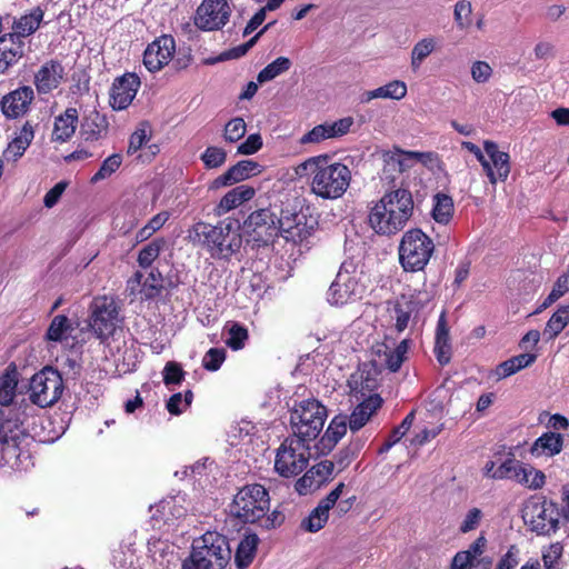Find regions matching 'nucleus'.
I'll list each match as a JSON object with an SVG mask.
<instances>
[{
  "label": "nucleus",
  "instance_id": "f257e3e1",
  "mask_svg": "<svg viewBox=\"0 0 569 569\" xmlns=\"http://www.w3.org/2000/svg\"><path fill=\"white\" fill-rule=\"evenodd\" d=\"M413 214V199L408 189L385 192L369 212V226L379 236L391 237L401 231Z\"/></svg>",
  "mask_w": 569,
  "mask_h": 569
},
{
  "label": "nucleus",
  "instance_id": "f03ea898",
  "mask_svg": "<svg viewBox=\"0 0 569 569\" xmlns=\"http://www.w3.org/2000/svg\"><path fill=\"white\" fill-rule=\"evenodd\" d=\"M300 176L311 174V191L322 199L336 200L347 191L351 181L350 169L340 162H331L328 156L311 157L297 168Z\"/></svg>",
  "mask_w": 569,
  "mask_h": 569
},
{
  "label": "nucleus",
  "instance_id": "7ed1b4c3",
  "mask_svg": "<svg viewBox=\"0 0 569 569\" xmlns=\"http://www.w3.org/2000/svg\"><path fill=\"white\" fill-rule=\"evenodd\" d=\"M189 238L194 244L206 248L214 259H229L242 246L239 226L233 222H221L218 226L197 222Z\"/></svg>",
  "mask_w": 569,
  "mask_h": 569
},
{
  "label": "nucleus",
  "instance_id": "20e7f679",
  "mask_svg": "<svg viewBox=\"0 0 569 569\" xmlns=\"http://www.w3.org/2000/svg\"><path fill=\"white\" fill-rule=\"evenodd\" d=\"M270 509V497L260 483L246 485L234 495L230 513L243 523L262 520Z\"/></svg>",
  "mask_w": 569,
  "mask_h": 569
},
{
  "label": "nucleus",
  "instance_id": "39448f33",
  "mask_svg": "<svg viewBox=\"0 0 569 569\" xmlns=\"http://www.w3.org/2000/svg\"><path fill=\"white\" fill-rule=\"evenodd\" d=\"M328 417L327 408L317 399H306L295 405L290 413L293 438L307 443L318 438Z\"/></svg>",
  "mask_w": 569,
  "mask_h": 569
},
{
  "label": "nucleus",
  "instance_id": "423d86ee",
  "mask_svg": "<svg viewBox=\"0 0 569 569\" xmlns=\"http://www.w3.org/2000/svg\"><path fill=\"white\" fill-rule=\"evenodd\" d=\"M435 252L432 239L421 229L406 231L399 243V262L405 271L417 272L426 268Z\"/></svg>",
  "mask_w": 569,
  "mask_h": 569
},
{
  "label": "nucleus",
  "instance_id": "0eeeda50",
  "mask_svg": "<svg viewBox=\"0 0 569 569\" xmlns=\"http://www.w3.org/2000/svg\"><path fill=\"white\" fill-rule=\"evenodd\" d=\"M29 440L16 421L0 420V455L10 468L22 470L31 465Z\"/></svg>",
  "mask_w": 569,
  "mask_h": 569
},
{
  "label": "nucleus",
  "instance_id": "6e6552de",
  "mask_svg": "<svg viewBox=\"0 0 569 569\" xmlns=\"http://www.w3.org/2000/svg\"><path fill=\"white\" fill-rule=\"evenodd\" d=\"M310 456L309 443L288 437L277 449L274 470L281 477H295L307 468Z\"/></svg>",
  "mask_w": 569,
  "mask_h": 569
},
{
  "label": "nucleus",
  "instance_id": "1a4fd4ad",
  "mask_svg": "<svg viewBox=\"0 0 569 569\" xmlns=\"http://www.w3.org/2000/svg\"><path fill=\"white\" fill-rule=\"evenodd\" d=\"M363 286L360 283L359 271L351 260L343 261L335 281L331 283L327 299L330 305L342 306L351 300L360 298Z\"/></svg>",
  "mask_w": 569,
  "mask_h": 569
},
{
  "label": "nucleus",
  "instance_id": "9d476101",
  "mask_svg": "<svg viewBox=\"0 0 569 569\" xmlns=\"http://www.w3.org/2000/svg\"><path fill=\"white\" fill-rule=\"evenodd\" d=\"M63 392V380L58 370L47 367L30 380L29 399L40 408L54 405Z\"/></svg>",
  "mask_w": 569,
  "mask_h": 569
},
{
  "label": "nucleus",
  "instance_id": "9b49d317",
  "mask_svg": "<svg viewBox=\"0 0 569 569\" xmlns=\"http://www.w3.org/2000/svg\"><path fill=\"white\" fill-rule=\"evenodd\" d=\"M559 516L558 507L553 502L533 498L526 503L522 518L531 531L550 535L558 529Z\"/></svg>",
  "mask_w": 569,
  "mask_h": 569
},
{
  "label": "nucleus",
  "instance_id": "f8f14e48",
  "mask_svg": "<svg viewBox=\"0 0 569 569\" xmlns=\"http://www.w3.org/2000/svg\"><path fill=\"white\" fill-rule=\"evenodd\" d=\"M119 321V307L113 298L102 296L92 300L89 325L100 340L112 336Z\"/></svg>",
  "mask_w": 569,
  "mask_h": 569
},
{
  "label": "nucleus",
  "instance_id": "ddd939ff",
  "mask_svg": "<svg viewBox=\"0 0 569 569\" xmlns=\"http://www.w3.org/2000/svg\"><path fill=\"white\" fill-rule=\"evenodd\" d=\"M191 553L203 557L213 569H223L231 559L227 538L216 531H208L194 540Z\"/></svg>",
  "mask_w": 569,
  "mask_h": 569
},
{
  "label": "nucleus",
  "instance_id": "4468645a",
  "mask_svg": "<svg viewBox=\"0 0 569 569\" xmlns=\"http://www.w3.org/2000/svg\"><path fill=\"white\" fill-rule=\"evenodd\" d=\"M242 229L248 241L269 244L277 237V214L269 208L256 210L244 220Z\"/></svg>",
  "mask_w": 569,
  "mask_h": 569
},
{
  "label": "nucleus",
  "instance_id": "2eb2a0df",
  "mask_svg": "<svg viewBox=\"0 0 569 569\" xmlns=\"http://www.w3.org/2000/svg\"><path fill=\"white\" fill-rule=\"evenodd\" d=\"M231 8L227 0H203L194 16V24L202 31L222 29L229 21Z\"/></svg>",
  "mask_w": 569,
  "mask_h": 569
},
{
  "label": "nucleus",
  "instance_id": "dca6fc26",
  "mask_svg": "<svg viewBox=\"0 0 569 569\" xmlns=\"http://www.w3.org/2000/svg\"><path fill=\"white\" fill-rule=\"evenodd\" d=\"M141 81L133 72L117 77L110 88V106L113 110H124L133 101Z\"/></svg>",
  "mask_w": 569,
  "mask_h": 569
},
{
  "label": "nucleus",
  "instance_id": "f3484780",
  "mask_svg": "<svg viewBox=\"0 0 569 569\" xmlns=\"http://www.w3.org/2000/svg\"><path fill=\"white\" fill-rule=\"evenodd\" d=\"M345 483L340 482L331 490L318 506L310 511L309 516L301 521V528L308 532H318L325 527L329 518V511L335 507L337 500L342 495Z\"/></svg>",
  "mask_w": 569,
  "mask_h": 569
},
{
  "label": "nucleus",
  "instance_id": "a211bd4d",
  "mask_svg": "<svg viewBox=\"0 0 569 569\" xmlns=\"http://www.w3.org/2000/svg\"><path fill=\"white\" fill-rule=\"evenodd\" d=\"M176 50L174 39L171 36H162L151 42L143 54V63L150 72L161 70L169 61Z\"/></svg>",
  "mask_w": 569,
  "mask_h": 569
},
{
  "label": "nucleus",
  "instance_id": "6ab92c4d",
  "mask_svg": "<svg viewBox=\"0 0 569 569\" xmlns=\"http://www.w3.org/2000/svg\"><path fill=\"white\" fill-rule=\"evenodd\" d=\"M130 295L140 296V299L150 300L161 295L163 289L162 274L158 269H152L147 277L137 271L127 282Z\"/></svg>",
  "mask_w": 569,
  "mask_h": 569
},
{
  "label": "nucleus",
  "instance_id": "aec40b11",
  "mask_svg": "<svg viewBox=\"0 0 569 569\" xmlns=\"http://www.w3.org/2000/svg\"><path fill=\"white\" fill-rule=\"evenodd\" d=\"M312 229L307 226L303 214L282 213L280 218L277 217V237L280 234L287 241L300 243L311 236Z\"/></svg>",
  "mask_w": 569,
  "mask_h": 569
},
{
  "label": "nucleus",
  "instance_id": "412c9836",
  "mask_svg": "<svg viewBox=\"0 0 569 569\" xmlns=\"http://www.w3.org/2000/svg\"><path fill=\"white\" fill-rule=\"evenodd\" d=\"M33 99L34 92L31 87H20L2 98V112L7 118L11 119L23 116L28 111Z\"/></svg>",
  "mask_w": 569,
  "mask_h": 569
},
{
  "label": "nucleus",
  "instance_id": "4be33fe9",
  "mask_svg": "<svg viewBox=\"0 0 569 569\" xmlns=\"http://www.w3.org/2000/svg\"><path fill=\"white\" fill-rule=\"evenodd\" d=\"M64 77V68L57 60L44 62L34 73V86L40 94H46L57 89Z\"/></svg>",
  "mask_w": 569,
  "mask_h": 569
},
{
  "label": "nucleus",
  "instance_id": "5701e85b",
  "mask_svg": "<svg viewBox=\"0 0 569 569\" xmlns=\"http://www.w3.org/2000/svg\"><path fill=\"white\" fill-rule=\"evenodd\" d=\"M24 41L17 34L0 36V74L17 64L24 54Z\"/></svg>",
  "mask_w": 569,
  "mask_h": 569
},
{
  "label": "nucleus",
  "instance_id": "b1692460",
  "mask_svg": "<svg viewBox=\"0 0 569 569\" xmlns=\"http://www.w3.org/2000/svg\"><path fill=\"white\" fill-rule=\"evenodd\" d=\"M262 166L253 160H241L213 181L216 188L231 186L261 172Z\"/></svg>",
  "mask_w": 569,
  "mask_h": 569
},
{
  "label": "nucleus",
  "instance_id": "393cba45",
  "mask_svg": "<svg viewBox=\"0 0 569 569\" xmlns=\"http://www.w3.org/2000/svg\"><path fill=\"white\" fill-rule=\"evenodd\" d=\"M78 120L79 113L76 108H67L63 113L56 117L51 134L52 141L62 143L70 140L76 132Z\"/></svg>",
  "mask_w": 569,
  "mask_h": 569
},
{
  "label": "nucleus",
  "instance_id": "a878e982",
  "mask_svg": "<svg viewBox=\"0 0 569 569\" xmlns=\"http://www.w3.org/2000/svg\"><path fill=\"white\" fill-rule=\"evenodd\" d=\"M256 194L253 187L240 184L228 191L220 200L216 208L217 214H224L232 209L238 208L243 202L251 200Z\"/></svg>",
  "mask_w": 569,
  "mask_h": 569
},
{
  "label": "nucleus",
  "instance_id": "bb28decb",
  "mask_svg": "<svg viewBox=\"0 0 569 569\" xmlns=\"http://www.w3.org/2000/svg\"><path fill=\"white\" fill-rule=\"evenodd\" d=\"M182 497H168L162 499L154 507H151L152 518L161 519L166 523L184 517L187 509L181 505Z\"/></svg>",
  "mask_w": 569,
  "mask_h": 569
},
{
  "label": "nucleus",
  "instance_id": "cd10ccee",
  "mask_svg": "<svg viewBox=\"0 0 569 569\" xmlns=\"http://www.w3.org/2000/svg\"><path fill=\"white\" fill-rule=\"evenodd\" d=\"M382 399L378 395L370 396L359 403L349 419V428L352 431L361 429L370 417L381 407Z\"/></svg>",
  "mask_w": 569,
  "mask_h": 569
},
{
  "label": "nucleus",
  "instance_id": "c85d7f7f",
  "mask_svg": "<svg viewBox=\"0 0 569 569\" xmlns=\"http://www.w3.org/2000/svg\"><path fill=\"white\" fill-rule=\"evenodd\" d=\"M563 437L556 432H545L532 443L530 453L533 457H553L561 452Z\"/></svg>",
  "mask_w": 569,
  "mask_h": 569
},
{
  "label": "nucleus",
  "instance_id": "c756f323",
  "mask_svg": "<svg viewBox=\"0 0 569 569\" xmlns=\"http://www.w3.org/2000/svg\"><path fill=\"white\" fill-rule=\"evenodd\" d=\"M348 426L349 419L346 415L336 416L330 421L323 436L320 438V451H330L336 446V443L346 435Z\"/></svg>",
  "mask_w": 569,
  "mask_h": 569
},
{
  "label": "nucleus",
  "instance_id": "7c9ffc66",
  "mask_svg": "<svg viewBox=\"0 0 569 569\" xmlns=\"http://www.w3.org/2000/svg\"><path fill=\"white\" fill-rule=\"evenodd\" d=\"M108 130V122L98 111H91L82 119L80 133L86 141L101 139Z\"/></svg>",
  "mask_w": 569,
  "mask_h": 569
},
{
  "label": "nucleus",
  "instance_id": "2f4dec72",
  "mask_svg": "<svg viewBox=\"0 0 569 569\" xmlns=\"http://www.w3.org/2000/svg\"><path fill=\"white\" fill-rule=\"evenodd\" d=\"M43 16L44 12L40 7L33 8L29 13L13 20V32L9 33L17 34L21 40H23L26 37L38 30L43 20Z\"/></svg>",
  "mask_w": 569,
  "mask_h": 569
},
{
  "label": "nucleus",
  "instance_id": "473e14b6",
  "mask_svg": "<svg viewBox=\"0 0 569 569\" xmlns=\"http://www.w3.org/2000/svg\"><path fill=\"white\" fill-rule=\"evenodd\" d=\"M485 151L490 158V164L492 163L495 176L497 181H505L510 173V164H509V154L507 152L500 151L498 149L497 143L492 141H485Z\"/></svg>",
  "mask_w": 569,
  "mask_h": 569
},
{
  "label": "nucleus",
  "instance_id": "72a5a7b5",
  "mask_svg": "<svg viewBox=\"0 0 569 569\" xmlns=\"http://www.w3.org/2000/svg\"><path fill=\"white\" fill-rule=\"evenodd\" d=\"M34 137V131L29 122H26L21 128L19 134L9 143L4 151V157L8 161H17L27 148L30 146Z\"/></svg>",
  "mask_w": 569,
  "mask_h": 569
},
{
  "label": "nucleus",
  "instance_id": "f704fd0d",
  "mask_svg": "<svg viewBox=\"0 0 569 569\" xmlns=\"http://www.w3.org/2000/svg\"><path fill=\"white\" fill-rule=\"evenodd\" d=\"M407 93V86L405 82L395 80L375 90L363 93L362 101H370L372 99H402Z\"/></svg>",
  "mask_w": 569,
  "mask_h": 569
},
{
  "label": "nucleus",
  "instance_id": "c9c22d12",
  "mask_svg": "<svg viewBox=\"0 0 569 569\" xmlns=\"http://www.w3.org/2000/svg\"><path fill=\"white\" fill-rule=\"evenodd\" d=\"M18 371L16 368H8L0 377V405L8 407L13 402L18 387Z\"/></svg>",
  "mask_w": 569,
  "mask_h": 569
},
{
  "label": "nucleus",
  "instance_id": "e433bc0d",
  "mask_svg": "<svg viewBox=\"0 0 569 569\" xmlns=\"http://www.w3.org/2000/svg\"><path fill=\"white\" fill-rule=\"evenodd\" d=\"M258 541L257 535H248L240 541L234 557L238 568L244 569L252 562Z\"/></svg>",
  "mask_w": 569,
  "mask_h": 569
},
{
  "label": "nucleus",
  "instance_id": "4c0bfd02",
  "mask_svg": "<svg viewBox=\"0 0 569 569\" xmlns=\"http://www.w3.org/2000/svg\"><path fill=\"white\" fill-rule=\"evenodd\" d=\"M569 323V305L561 306L547 321L543 336L553 340Z\"/></svg>",
  "mask_w": 569,
  "mask_h": 569
},
{
  "label": "nucleus",
  "instance_id": "58836bf2",
  "mask_svg": "<svg viewBox=\"0 0 569 569\" xmlns=\"http://www.w3.org/2000/svg\"><path fill=\"white\" fill-rule=\"evenodd\" d=\"M536 359L537 356L535 353H521L515 356L499 365L498 375L502 378L509 377L519 370L529 367L536 361Z\"/></svg>",
  "mask_w": 569,
  "mask_h": 569
},
{
  "label": "nucleus",
  "instance_id": "ea45409f",
  "mask_svg": "<svg viewBox=\"0 0 569 569\" xmlns=\"http://www.w3.org/2000/svg\"><path fill=\"white\" fill-rule=\"evenodd\" d=\"M453 214V200L445 193L433 197L432 217L439 223H448Z\"/></svg>",
  "mask_w": 569,
  "mask_h": 569
},
{
  "label": "nucleus",
  "instance_id": "a19ab883",
  "mask_svg": "<svg viewBox=\"0 0 569 569\" xmlns=\"http://www.w3.org/2000/svg\"><path fill=\"white\" fill-rule=\"evenodd\" d=\"M409 340L403 339L395 349L385 347L383 362L391 372H397L406 359Z\"/></svg>",
  "mask_w": 569,
  "mask_h": 569
},
{
  "label": "nucleus",
  "instance_id": "79ce46f5",
  "mask_svg": "<svg viewBox=\"0 0 569 569\" xmlns=\"http://www.w3.org/2000/svg\"><path fill=\"white\" fill-rule=\"evenodd\" d=\"M436 49V40L432 37H427L418 41L411 50V68L418 70L422 62Z\"/></svg>",
  "mask_w": 569,
  "mask_h": 569
},
{
  "label": "nucleus",
  "instance_id": "37998d69",
  "mask_svg": "<svg viewBox=\"0 0 569 569\" xmlns=\"http://www.w3.org/2000/svg\"><path fill=\"white\" fill-rule=\"evenodd\" d=\"M72 331L70 320L62 315L56 316L47 331V338L50 341L60 342L69 337Z\"/></svg>",
  "mask_w": 569,
  "mask_h": 569
},
{
  "label": "nucleus",
  "instance_id": "c03bdc74",
  "mask_svg": "<svg viewBox=\"0 0 569 569\" xmlns=\"http://www.w3.org/2000/svg\"><path fill=\"white\" fill-rule=\"evenodd\" d=\"M395 153L399 158V174L410 169L416 162L427 163L433 158L432 152L403 151L396 149Z\"/></svg>",
  "mask_w": 569,
  "mask_h": 569
},
{
  "label": "nucleus",
  "instance_id": "a18cd8bd",
  "mask_svg": "<svg viewBox=\"0 0 569 569\" xmlns=\"http://www.w3.org/2000/svg\"><path fill=\"white\" fill-rule=\"evenodd\" d=\"M164 244L166 241L163 238L153 239L139 251L137 259L138 264L143 269L151 267L153 261L159 257Z\"/></svg>",
  "mask_w": 569,
  "mask_h": 569
},
{
  "label": "nucleus",
  "instance_id": "49530a36",
  "mask_svg": "<svg viewBox=\"0 0 569 569\" xmlns=\"http://www.w3.org/2000/svg\"><path fill=\"white\" fill-rule=\"evenodd\" d=\"M291 67L290 59L286 57H279L268 66H266L257 77L258 82L263 83L271 81L283 72L288 71Z\"/></svg>",
  "mask_w": 569,
  "mask_h": 569
},
{
  "label": "nucleus",
  "instance_id": "de8ad7c7",
  "mask_svg": "<svg viewBox=\"0 0 569 569\" xmlns=\"http://www.w3.org/2000/svg\"><path fill=\"white\" fill-rule=\"evenodd\" d=\"M227 330L228 338L226 340V345L232 350L242 349L249 337L247 328L238 322H232Z\"/></svg>",
  "mask_w": 569,
  "mask_h": 569
},
{
  "label": "nucleus",
  "instance_id": "09e8293b",
  "mask_svg": "<svg viewBox=\"0 0 569 569\" xmlns=\"http://www.w3.org/2000/svg\"><path fill=\"white\" fill-rule=\"evenodd\" d=\"M283 1L284 0H269V1H267L266 6L262 7L261 9H259L253 14V17L249 20V22L247 23V26H246V28L243 30V36L246 37L248 34L252 33L266 20L267 11H273V10L278 9Z\"/></svg>",
  "mask_w": 569,
  "mask_h": 569
},
{
  "label": "nucleus",
  "instance_id": "8fccbe9b",
  "mask_svg": "<svg viewBox=\"0 0 569 569\" xmlns=\"http://www.w3.org/2000/svg\"><path fill=\"white\" fill-rule=\"evenodd\" d=\"M519 480L518 483L529 488V489H539L545 485V473L540 470L535 469L533 467H523L521 473H518Z\"/></svg>",
  "mask_w": 569,
  "mask_h": 569
},
{
  "label": "nucleus",
  "instance_id": "3c124183",
  "mask_svg": "<svg viewBox=\"0 0 569 569\" xmlns=\"http://www.w3.org/2000/svg\"><path fill=\"white\" fill-rule=\"evenodd\" d=\"M523 466L513 458L505 460L500 466L497 467V471L493 475V479H511L518 482V473H521Z\"/></svg>",
  "mask_w": 569,
  "mask_h": 569
},
{
  "label": "nucleus",
  "instance_id": "603ef678",
  "mask_svg": "<svg viewBox=\"0 0 569 569\" xmlns=\"http://www.w3.org/2000/svg\"><path fill=\"white\" fill-rule=\"evenodd\" d=\"M247 124L240 117L233 118L227 122L223 130V138L227 142L233 143L244 137Z\"/></svg>",
  "mask_w": 569,
  "mask_h": 569
},
{
  "label": "nucleus",
  "instance_id": "864d4df0",
  "mask_svg": "<svg viewBox=\"0 0 569 569\" xmlns=\"http://www.w3.org/2000/svg\"><path fill=\"white\" fill-rule=\"evenodd\" d=\"M122 163V156L120 153H113L108 157L101 164L100 169L91 178L92 182L107 179L114 173Z\"/></svg>",
  "mask_w": 569,
  "mask_h": 569
},
{
  "label": "nucleus",
  "instance_id": "5fc2aeb1",
  "mask_svg": "<svg viewBox=\"0 0 569 569\" xmlns=\"http://www.w3.org/2000/svg\"><path fill=\"white\" fill-rule=\"evenodd\" d=\"M274 24L273 22H269L266 24L256 36H253L248 42L240 44L238 47L232 48L231 50L224 52L220 60L222 59H238L242 56H244L259 40V38L267 31L271 26Z\"/></svg>",
  "mask_w": 569,
  "mask_h": 569
},
{
  "label": "nucleus",
  "instance_id": "6e6d98bb",
  "mask_svg": "<svg viewBox=\"0 0 569 569\" xmlns=\"http://www.w3.org/2000/svg\"><path fill=\"white\" fill-rule=\"evenodd\" d=\"M193 395L188 390L184 395L178 392L172 395L168 402L167 409L171 415H180L187 409L192 402Z\"/></svg>",
  "mask_w": 569,
  "mask_h": 569
},
{
  "label": "nucleus",
  "instance_id": "4d7b16f0",
  "mask_svg": "<svg viewBox=\"0 0 569 569\" xmlns=\"http://www.w3.org/2000/svg\"><path fill=\"white\" fill-rule=\"evenodd\" d=\"M563 547L559 542L551 543L542 550V561L545 569H559V560L562 556Z\"/></svg>",
  "mask_w": 569,
  "mask_h": 569
},
{
  "label": "nucleus",
  "instance_id": "13d9d810",
  "mask_svg": "<svg viewBox=\"0 0 569 569\" xmlns=\"http://www.w3.org/2000/svg\"><path fill=\"white\" fill-rule=\"evenodd\" d=\"M227 159V153L222 148L208 147L201 156V160L209 169L221 167Z\"/></svg>",
  "mask_w": 569,
  "mask_h": 569
},
{
  "label": "nucleus",
  "instance_id": "bf43d9fd",
  "mask_svg": "<svg viewBox=\"0 0 569 569\" xmlns=\"http://www.w3.org/2000/svg\"><path fill=\"white\" fill-rule=\"evenodd\" d=\"M397 153L396 149L386 151L382 154L383 159V179H388L393 181L396 179V174H399V158L395 154Z\"/></svg>",
  "mask_w": 569,
  "mask_h": 569
},
{
  "label": "nucleus",
  "instance_id": "052dcab7",
  "mask_svg": "<svg viewBox=\"0 0 569 569\" xmlns=\"http://www.w3.org/2000/svg\"><path fill=\"white\" fill-rule=\"evenodd\" d=\"M163 382L166 386L179 385L184 378V371L181 366L174 361L166 363L163 371Z\"/></svg>",
  "mask_w": 569,
  "mask_h": 569
},
{
  "label": "nucleus",
  "instance_id": "680f3d73",
  "mask_svg": "<svg viewBox=\"0 0 569 569\" xmlns=\"http://www.w3.org/2000/svg\"><path fill=\"white\" fill-rule=\"evenodd\" d=\"M462 147L476 156L477 160L481 163L483 170L486 171L490 182L496 183L497 178L495 176L493 168L490 166L489 160L485 158L480 148L470 141H463Z\"/></svg>",
  "mask_w": 569,
  "mask_h": 569
},
{
  "label": "nucleus",
  "instance_id": "e2e57ef3",
  "mask_svg": "<svg viewBox=\"0 0 569 569\" xmlns=\"http://www.w3.org/2000/svg\"><path fill=\"white\" fill-rule=\"evenodd\" d=\"M226 352L223 349L211 348L209 349L203 359L202 365L209 371L218 370L224 361Z\"/></svg>",
  "mask_w": 569,
  "mask_h": 569
},
{
  "label": "nucleus",
  "instance_id": "0e129e2a",
  "mask_svg": "<svg viewBox=\"0 0 569 569\" xmlns=\"http://www.w3.org/2000/svg\"><path fill=\"white\" fill-rule=\"evenodd\" d=\"M321 487L315 475H311L309 469L300 479L297 480L295 488L299 495H308L309 492L317 490Z\"/></svg>",
  "mask_w": 569,
  "mask_h": 569
},
{
  "label": "nucleus",
  "instance_id": "69168bd1",
  "mask_svg": "<svg viewBox=\"0 0 569 569\" xmlns=\"http://www.w3.org/2000/svg\"><path fill=\"white\" fill-rule=\"evenodd\" d=\"M326 139H330L327 122L322 123V124L316 126L309 132L303 134L302 138L300 139V142L302 144L318 143V142L323 141Z\"/></svg>",
  "mask_w": 569,
  "mask_h": 569
},
{
  "label": "nucleus",
  "instance_id": "338daca9",
  "mask_svg": "<svg viewBox=\"0 0 569 569\" xmlns=\"http://www.w3.org/2000/svg\"><path fill=\"white\" fill-rule=\"evenodd\" d=\"M482 519V511L479 508H472L470 509L465 519L462 520L459 530L462 533L470 532L472 530H476Z\"/></svg>",
  "mask_w": 569,
  "mask_h": 569
},
{
  "label": "nucleus",
  "instance_id": "774afa93",
  "mask_svg": "<svg viewBox=\"0 0 569 569\" xmlns=\"http://www.w3.org/2000/svg\"><path fill=\"white\" fill-rule=\"evenodd\" d=\"M335 462L330 460H323L311 468V475H315L318 482H320L322 486L331 478Z\"/></svg>",
  "mask_w": 569,
  "mask_h": 569
}]
</instances>
